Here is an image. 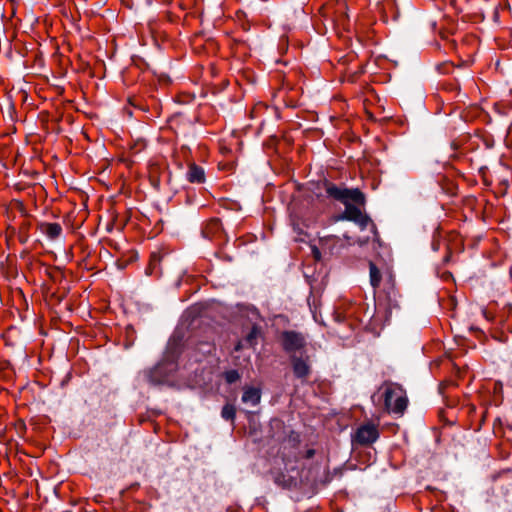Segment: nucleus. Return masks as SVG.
Wrapping results in <instances>:
<instances>
[{
    "label": "nucleus",
    "instance_id": "obj_1",
    "mask_svg": "<svg viewBox=\"0 0 512 512\" xmlns=\"http://www.w3.org/2000/svg\"><path fill=\"white\" fill-rule=\"evenodd\" d=\"M379 391L382 392L381 398L384 402L385 411L389 414L402 416L408 406V397L402 386L386 381L381 385Z\"/></svg>",
    "mask_w": 512,
    "mask_h": 512
},
{
    "label": "nucleus",
    "instance_id": "obj_2",
    "mask_svg": "<svg viewBox=\"0 0 512 512\" xmlns=\"http://www.w3.org/2000/svg\"><path fill=\"white\" fill-rule=\"evenodd\" d=\"M326 192L329 197L343 203L345 207L352 204H365V195L358 188L349 189L327 183Z\"/></svg>",
    "mask_w": 512,
    "mask_h": 512
},
{
    "label": "nucleus",
    "instance_id": "obj_3",
    "mask_svg": "<svg viewBox=\"0 0 512 512\" xmlns=\"http://www.w3.org/2000/svg\"><path fill=\"white\" fill-rule=\"evenodd\" d=\"M379 438L378 426L372 422L365 423L356 430L353 441L360 445H369Z\"/></svg>",
    "mask_w": 512,
    "mask_h": 512
},
{
    "label": "nucleus",
    "instance_id": "obj_4",
    "mask_svg": "<svg viewBox=\"0 0 512 512\" xmlns=\"http://www.w3.org/2000/svg\"><path fill=\"white\" fill-rule=\"evenodd\" d=\"M282 340L284 350L289 353L301 350L306 344L304 336L294 331L283 332Z\"/></svg>",
    "mask_w": 512,
    "mask_h": 512
},
{
    "label": "nucleus",
    "instance_id": "obj_5",
    "mask_svg": "<svg viewBox=\"0 0 512 512\" xmlns=\"http://www.w3.org/2000/svg\"><path fill=\"white\" fill-rule=\"evenodd\" d=\"M359 206L360 205H356V204L347 205L345 207L343 215L340 218L346 219L349 221H353V222L359 224L362 228H364L367 226L370 219L368 218V216L363 214V212L361 211Z\"/></svg>",
    "mask_w": 512,
    "mask_h": 512
},
{
    "label": "nucleus",
    "instance_id": "obj_6",
    "mask_svg": "<svg viewBox=\"0 0 512 512\" xmlns=\"http://www.w3.org/2000/svg\"><path fill=\"white\" fill-rule=\"evenodd\" d=\"M309 357H291L292 368L295 376L300 379L307 378L310 374V365L308 363Z\"/></svg>",
    "mask_w": 512,
    "mask_h": 512
},
{
    "label": "nucleus",
    "instance_id": "obj_7",
    "mask_svg": "<svg viewBox=\"0 0 512 512\" xmlns=\"http://www.w3.org/2000/svg\"><path fill=\"white\" fill-rule=\"evenodd\" d=\"M186 178L190 183L201 184L205 181L204 169L195 163H191L188 166Z\"/></svg>",
    "mask_w": 512,
    "mask_h": 512
},
{
    "label": "nucleus",
    "instance_id": "obj_8",
    "mask_svg": "<svg viewBox=\"0 0 512 512\" xmlns=\"http://www.w3.org/2000/svg\"><path fill=\"white\" fill-rule=\"evenodd\" d=\"M241 399L245 404L256 406L261 400V391L256 387H245Z\"/></svg>",
    "mask_w": 512,
    "mask_h": 512
},
{
    "label": "nucleus",
    "instance_id": "obj_9",
    "mask_svg": "<svg viewBox=\"0 0 512 512\" xmlns=\"http://www.w3.org/2000/svg\"><path fill=\"white\" fill-rule=\"evenodd\" d=\"M39 229L51 240L58 238L62 233V227L58 223H41Z\"/></svg>",
    "mask_w": 512,
    "mask_h": 512
},
{
    "label": "nucleus",
    "instance_id": "obj_10",
    "mask_svg": "<svg viewBox=\"0 0 512 512\" xmlns=\"http://www.w3.org/2000/svg\"><path fill=\"white\" fill-rule=\"evenodd\" d=\"M339 242V238L336 236H325L320 239L321 249L324 251H328L330 254L335 253L336 245Z\"/></svg>",
    "mask_w": 512,
    "mask_h": 512
},
{
    "label": "nucleus",
    "instance_id": "obj_11",
    "mask_svg": "<svg viewBox=\"0 0 512 512\" xmlns=\"http://www.w3.org/2000/svg\"><path fill=\"white\" fill-rule=\"evenodd\" d=\"M370 269V283L373 288H377L381 282V273L373 262L369 263Z\"/></svg>",
    "mask_w": 512,
    "mask_h": 512
},
{
    "label": "nucleus",
    "instance_id": "obj_12",
    "mask_svg": "<svg viewBox=\"0 0 512 512\" xmlns=\"http://www.w3.org/2000/svg\"><path fill=\"white\" fill-rule=\"evenodd\" d=\"M236 415V409L231 404H226L223 406L221 411V416L225 420L233 421Z\"/></svg>",
    "mask_w": 512,
    "mask_h": 512
},
{
    "label": "nucleus",
    "instance_id": "obj_13",
    "mask_svg": "<svg viewBox=\"0 0 512 512\" xmlns=\"http://www.w3.org/2000/svg\"><path fill=\"white\" fill-rule=\"evenodd\" d=\"M259 336V329L257 327H253L251 331L248 333L246 338L244 339V343L250 347H254L256 345V339Z\"/></svg>",
    "mask_w": 512,
    "mask_h": 512
},
{
    "label": "nucleus",
    "instance_id": "obj_14",
    "mask_svg": "<svg viewBox=\"0 0 512 512\" xmlns=\"http://www.w3.org/2000/svg\"><path fill=\"white\" fill-rule=\"evenodd\" d=\"M227 383L232 384L240 379V374L237 370H229L224 374Z\"/></svg>",
    "mask_w": 512,
    "mask_h": 512
},
{
    "label": "nucleus",
    "instance_id": "obj_15",
    "mask_svg": "<svg viewBox=\"0 0 512 512\" xmlns=\"http://www.w3.org/2000/svg\"><path fill=\"white\" fill-rule=\"evenodd\" d=\"M313 255H314L316 260H320L321 259V252H320V250L317 247L313 248Z\"/></svg>",
    "mask_w": 512,
    "mask_h": 512
},
{
    "label": "nucleus",
    "instance_id": "obj_16",
    "mask_svg": "<svg viewBox=\"0 0 512 512\" xmlns=\"http://www.w3.org/2000/svg\"><path fill=\"white\" fill-rule=\"evenodd\" d=\"M315 454V450L314 449H308L305 453V457L306 458H312Z\"/></svg>",
    "mask_w": 512,
    "mask_h": 512
},
{
    "label": "nucleus",
    "instance_id": "obj_17",
    "mask_svg": "<svg viewBox=\"0 0 512 512\" xmlns=\"http://www.w3.org/2000/svg\"><path fill=\"white\" fill-rule=\"evenodd\" d=\"M244 344H245L244 342H239V343L236 345L235 350H236V351L240 350Z\"/></svg>",
    "mask_w": 512,
    "mask_h": 512
}]
</instances>
